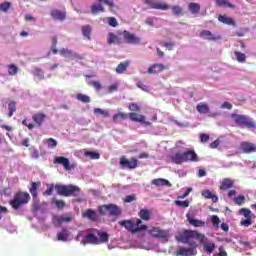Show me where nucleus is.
I'll return each mask as SVG.
<instances>
[{
	"instance_id": "f257e3e1",
	"label": "nucleus",
	"mask_w": 256,
	"mask_h": 256,
	"mask_svg": "<svg viewBox=\"0 0 256 256\" xmlns=\"http://www.w3.org/2000/svg\"><path fill=\"white\" fill-rule=\"evenodd\" d=\"M195 240L199 241V243L203 245V251L208 255H211L213 251H215V243L207 242V237L197 231L185 230L178 237V241L185 245H190V247H197Z\"/></svg>"
},
{
	"instance_id": "f03ea898",
	"label": "nucleus",
	"mask_w": 256,
	"mask_h": 256,
	"mask_svg": "<svg viewBox=\"0 0 256 256\" xmlns=\"http://www.w3.org/2000/svg\"><path fill=\"white\" fill-rule=\"evenodd\" d=\"M140 219H129V220H122L118 222V225H120V227H124V229H126V231H129L132 234L135 233H141V231H147L148 227L145 224H142L143 221H149V219H151V212L147 209H141L138 213Z\"/></svg>"
},
{
	"instance_id": "7ed1b4c3",
	"label": "nucleus",
	"mask_w": 256,
	"mask_h": 256,
	"mask_svg": "<svg viewBox=\"0 0 256 256\" xmlns=\"http://www.w3.org/2000/svg\"><path fill=\"white\" fill-rule=\"evenodd\" d=\"M172 163L181 165V163H198L199 156L195 150H187L184 153H176L170 157Z\"/></svg>"
},
{
	"instance_id": "20e7f679",
	"label": "nucleus",
	"mask_w": 256,
	"mask_h": 256,
	"mask_svg": "<svg viewBox=\"0 0 256 256\" xmlns=\"http://www.w3.org/2000/svg\"><path fill=\"white\" fill-rule=\"evenodd\" d=\"M29 201H31L29 192L18 191L14 194L13 199L9 201V205L14 211H19V209L25 207Z\"/></svg>"
},
{
	"instance_id": "39448f33",
	"label": "nucleus",
	"mask_w": 256,
	"mask_h": 256,
	"mask_svg": "<svg viewBox=\"0 0 256 256\" xmlns=\"http://www.w3.org/2000/svg\"><path fill=\"white\" fill-rule=\"evenodd\" d=\"M55 190L57 191L58 195L62 197H79L81 193V188L73 184H69V185L56 184Z\"/></svg>"
},
{
	"instance_id": "423d86ee",
	"label": "nucleus",
	"mask_w": 256,
	"mask_h": 256,
	"mask_svg": "<svg viewBox=\"0 0 256 256\" xmlns=\"http://www.w3.org/2000/svg\"><path fill=\"white\" fill-rule=\"evenodd\" d=\"M99 214L102 216L107 215V213L111 217H119L121 215L122 211L117 204H104L98 207Z\"/></svg>"
},
{
	"instance_id": "0eeeda50",
	"label": "nucleus",
	"mask_w": 256,
	"mask_h": 256,
	"mask_svg": "<svg viewBox=\"0 0 256 256\" xmlns=\"http://www.w3.org/2000/svg\"><path fill=\"white\" fill-rule=\"evenodd\" d=\"M148 234L153 239H164L165 241H169L171 230H163L161 227H151V229L148 230Z\"/></svg>"
},
{
	"instance_id": "6e6552de",
	"label": "nucleus",
	"mask_w": 256,
	"mask_h": 256,
	"mask_svg": "<svg viewBox=\"0 0 256 256\" xmlns=\"http://www.w3.org/2000/svg\"><path fill=\"white\" fill-rule=\"evenodd\" d=\"M232 119H234L236 125L240 127H248V129H255V124L247 116L232 114Z\"/></svg>"
},
{
	"instance_id": "1a4fd4ad",
	"label": "nucleus",
	"mask_w": 256,
	"mask_h": 256,
	"mask_svg": "<svg viewBox=\"0 0 256 256\" xmlns=\"http://www.w3.org/2000/svg\"><path fill=\"white\" fill-rule=\"evenodd\" d=\"M118 35H122L125 43L128 45H139L141 43V38L127 30L118 32Z\"/></svg>"
},
{
	"instance_id": "9d476101",
	"label": "nucleus",
	"mask_w": 256,
	"mask_h": 256,
	"mask_svg": "<svg viewBox=\"0 0 256 256\" xmlns=\"http://www.w3.org/2000/svg\"><path fill=\"white\" fill-rule=\"evenodd\" d=\"M120 166L122 169H137L139 167V160H137L135 157L127 159L125 156H123L120 158Z\"/></svg>"
},
{
	"instance_id": "9b49d317",
	"label": "nucleus",
	"mask_w": 256,
	"mask_h": 256,
	"mask_svg": "<svg viewBox=\"0 0 256 256\" xmlns=\"http://www.w3.org/2000/svg\"><path fill=\"white\" fill-rule=\"evenodd\" d=\"M239 215H243L241 221H240V225L242 227H251V225H253V217H251V210H249L248 208H241L239 210Z\"/></svg>"
},
{
	"instance_id": "f8f14e48",
	"label": "nucleus",
	"mask_w": 256,
	"mask_h": 256,
	"mask_svg": "<svg viewBox=\"0 0 256 256\" xmlns=\"http://www.w3.org/2000/svg\"><path fill=\"white\" fill-rule=\"evenodd\" d=\"M167 69H169V67L161 63H155L148 67L147 73L148 75H158V73H161L162 71H165Z\"/></svg>"
},
{
	"instance_id": "ddd939ff",
	"label": "nucleus",
	"mask_w": 256,
	"mask_h": 256,
	"mask_svg": "<svg viewBox=\"0 0 256 256\" xmlns=\"http://www.w3.org/2000/svg\"><path fill=\"white\" fill-rule=\"evenodd\" d=\"M128 117L130 121H133L134 123H143V125H147V126L151 125V122L145 120L146 118L143 114L130 112L128 113Z\"/></svg>"
},
{
	"instance_id": "4468645a",
	"label": "nucleus",
	"mask_w": 256,
	"mask_h": 256,
	"mask_svg": "<svg viewBox=\"0 0 256 256\" xmlns=\"http://www.w3.org/2000/svg\"><path fill=\"white\" fill-rule=\"evenodd\" d=\"M145 5H149L150 9H160L161 11H167L169 5L163 2H153V0H144Z\"/></svg>"
},
{
	"instance_id": "2eb2a0df",
	"label": "nucleus",
	"mask_w": 256,
	"mask_h": 256,
	"mask_svg": "<svg viewBox=\"0 0 256 256\" xmlns=\"http://www.w3.org/2000/svg\"><path fill=\"white\" fill-rule=\"evenodd\" d=\"M175 256H196L197 250L195 248L180 247L174 252Z\"/></svg>"
},
{
	"instance_id": "dca6fc26",
	"label": "nucleus",
	"mask_w": 256,
	"mask_h": 256,
	"mask_svg": "<svg viewBox=\"0 0 256 256\" xmlns=\"http://www.w3.org/2000/svg\"><path fill=\"white\" fill-rule=\"evenodd\" d=\"M240 149L242 153H256V144L243 141L240 143Z\"/></svg>"
},
{
	"instance_id": "f3484780",
	"label": "nucleus",
	"mask_w": 256,
	"mask_h": 256,
	"mask_svg": "<svg viewBox=\"0 0 256 256\" xmlns=\"http://www.w3.org/2000/svg\"><path fill=\"white\" fill-rule=\"evenodd\" d=\"M108 45H121L123 43V39H121V35H116L113 32L108 33L107 37Z\"/></svg>"
},
{
	"instance_id": "a211bd4d",
	"label": "nucleus",
	"mask_w": 256,
	"mask_h": 256,
	"mask_svg": "<svg viewBox=\"0 0 256 256\" xmlns=\"http://www.w3.org/2000/svg\"><path fill=\"white\" fill-rule=\"evenodd\" d=\"M235 187V181L231 178H224L219 186L220 191H229Z\"/></svg>"
},
{
	"instance_id": "6ab92c4d",
	"label": "nucleus",
	"mask_w": 256,
	"mask_h": 256,
	"mask_svg": "<svg viewBox=\"0 0 256 256\" xmlns=\"http://www.w3.org/2000/svg\"><path fill=\"white\" fill-rule=\"evenodd\" d=\"M54 163L56 165H63L66 171H71V162L69 161L68 158H65L63 156H58L55 158Z\"/></svg>"
},
{
	"instance_id": "aec40b11",
	"label": "nucleus",
	"mask_w": 256,
	"mask_h": 256,
	"mask_svg": "<svg viewBox=\"0 0 256 256\" xmlns=\"http://www.w3.org/2000/svg\"><path fill=\"white\" fill-rule=\"evenodd\" d=\"M32 119L35 123V125H38V127H41L43 123H45V119H47V115L43 112H38L32 116Z\"/></svg>"
},
{
	"instance_id": "412c9836",
	"label": "nucleus",
	"mask_w": 256,
	"mask_h": 256,
	"mask_svg": "<svg viewBox=\"0 0 256 256\" xmlns=\"http://www.w3.org/2000/svg\"><path fill=\"white\" fill-rule=\"evenodd\" d=\"M186 218L188 223L192 225V227H205V221L194 219L191 214H186Z\"/></svg>"
},
{
	"instance_id": "4be33fe9",
	"label": "nucleus",
	"mask_w": 256,
	"mask_h": 256,
	"mask_svg": "<svg viewBox=\"0 0 256 256\" xmlns=\"http://www.w3.org/2000/svg\"><path fill=\"white\" fill-rule=\"evenodd\" d=\"M152 185H155L156 187H171L172 184L169 182V180L165 178H156L152 180Z\"/></svg>"
},
{
	"instance_id": "5701e85b",
	"label": "nucleus",
	"mask_w": 256,
	"mask_h": 256,
	"mask_svg": "<svg viewBox=\"0 0 256 256\" xmlns=\"http://www.w3.org/2000/svg\"><path fill=\"white\" fill-rule=\"evenodd\" d=\"M196 111H198V113H200L201 115H207L208 113H210L211 109L209 108V104L205 102H200L196 106Z\"/></svg>"
},
{
	"instance_id": "b1692460",
	"label": "nucleus",
	"mask_w": 256,
	"mask_h": 256,
	"mask_svg": "<svg viewBox=\"0 0 256 256\" xmlns=\"http://www.w3.org/2000/svg\"><path fill=\"white\" fill-rule=\"evenodd\" d=\"M50 15L56 21H65L66 12L61 10H52Z\"/></svg>"
},
{
	"instance_id": "393cba45",
	"label": "nucleus",
	"mask_w": 256,
	"mask_h": 256,
	"mask_svg": "<svg viewBox=\"0 0 256 256\" xmlns=\"http://www.w3.org/2000/svg\"><path fill=\"white\" fill-rule=\"evenodd\" d=\"M218 21H220V23H223L224 25H231L232 27H235V25H237L235 20H233V18L231 17H228L227 15H219Z\"/></svg>"
},
{
	"instance_id": "a878e982",
	"label": "nucleus",
	"mask_w": 256,
	"mask_h": 256,
	"mask_svg": "<svg viewBox=\"0 0 256 256\" xmlns=\"http://www.w3.org/2000/svg\"><path fill=\"white\" fill-rule=\"evenodd\" d=\"M202 197H204V199H211L212 203H218L219 201V197L213 194L211 190H203Z\"/></svg>"
},
{
	"instance_id": "bb28decb",
	"label": "nucleus",
	"mask_w": 256,
	"mask_h": 256,
	"mask_svg": "<svg viewBox=\"0 0 256 256\" xmlns=\"http://www.w3.org/2000/svg\"><path fill=\"white\" fill-rule=\"evenodd\" d=\"M82 217L89 219V221H97L98 216L97 212L93 209H87L83 214Z\"/></svg>"
},
{
	"instance_id": "cd10ccee",
	"label": "nucleus",
	"mask_w": 256,
	"mask_h": 256,
	"mask_svg": "<svg viewBox=\"0 0 256 256\" xmlns=\"http://www.w3.org/2000/svg\"><path fill=\"white\" fill-rule=\"evenodd\" d=\"M200 36L201 37H208V39L210 41H219V39H221V36H215L209 30H202L201 33H200Z\"/></svg>"
},
{
	"instance_id": "c85d7f7f",
	"label": "nucleus",
	"mask_w": 256,
	"mask_h": 256,
	"mask_svg": "<svg viewBox=\"0 0 256 256\" xmlns=\"http://www.w3.org/2000/svg\"><path fill=\"white\" fill-rule=\"evenodd\" d=\"M188 10L192 15H197L201 11V5L199 3L191 2L188 4Z\"/></svg>"
},
{
	"instance_id": "c756f323",
	"label": "nucleus",
	"mask_w": 256,
	"mask_h": 256,
	"mask_svg": "<svg viewBox=\"0 0 256 256\" xmlns=\"http://www.w3.org/2000/svg\"><path fill=\"white\" fill-rule=\"evenodd\" d=\"M91 13L92 15H97L98 13H105V7H103V4H93L91 6Z\"/></svg>"
},
{
	"instance_id": "7c9ffc66",
	"label": "nucleus",
	"mask_w": 256,
	"mask_h": 256,
	"mask_svg": "<svg viewBox=\"0 0 256 256\" xmlns=\"http://www.w3.org/2000/svg\"><path fill=\"white\" fill-rule=\"evenodd\" d=\"M54 221H56V223H59V225H61V223H71L73 221V217H71V215L55 216Z\"/></svg>"
},
{
	"instance_id": "2f4dec72",
	"label": "nucleus",
	"mask_w": 256,
	"mask_h": 256,
	"mask_svg": "<svg viewBox=\"0 0 256 256\" xmlns=\"http://www.w3.org/2000/svg\"><path fill=\"white\" fill-rule=\"evenodd\" d=\"M130 63L131 62H129V61H124V62H121L120 64H118V66L116 67V73H118V75L123 74L124 71H127Z\"/></svg>"
},
{
	"instance_id": "473e14b6",
	"label": "nucleus",
	"mask_w": 256,
	"mask_h": 256,
	"mask_svg": "<svg viewBox=\"0 0 256 256\" xmlns=\"http://www.w3.org/2000/svg\"><path fill=\"white\" fill-rule=\"evenodd\" d=\"M217 7H228L229 9H235L237 6L235 4H231L229 0H216Z\"/></svg>"
},
{
	"instance_id": "72a5a7b5",
	"label": "nucleus",
	"mask_w": 256,
	"mask_h": 256,
	"mask_svg": "<svg viewBox=\"0 0 256 256\" xmlns=\"http://www.w3.org/2000/svg\"><path fill=\"white\" fill-rule=\"evenodd\" d=\"M86 240H87V243H90L91 245H99V243H101V241L98 239V237L95 236V234H93V233L87 234Z\"/></svg>"
},
{
	"instance_id": "f704fd0d",
	"label": "nucleus",
	"mask_w": 256,
	"mask_h": 256,
	"mask_svg": "<svg viewBox=\"0 0 256 256\" xmlns=\"http://www.w3.org/2000/svg\"><path fill=\"white\" fill-rule=\"evenodd\" d=\"M41 182H32L29 192L31 193L33 199H37V189L40 187Z\"/></svg>"
},
{
	"instance_id": "c9c22d12",
	"label": "nucleus",
	"mask_w": 256,
	"mask_h": 256,
	"mask_svg": "<svg viewBox=\"0 0 256 256\" xmlns=\"http://www.w3.org/2000/svg\"><path fill=\"white\" fill-rule=\"evenodd\" d=\"M91 31H93V28H91V25H85L82 26V35L83 37H86V39H91Z\"/></svg>"
},
{
	"instance_id": "e433bc0d",
	"label": "nucleus",
	"mask_w": 256,
	"mask_h": 256,
	"mask_svg": "<svg viewBox=\"0 0 256 256\" xmlns=\"http://www.w3.org/2000/svg\"><path fill=\"white\" fill-rule=\"evenodd\" d=\"M112 119L114 123H117L119 119H122V120L129 119V114L120 112V113L114 114L112 116Z\"/></svg>"
},
{
	"instance_id": "4c0bfd02",
	"label": "nucleus",
	"mask_w": 256,
	"mask_h": 256,
	"mask_svg": "<svg viewBox=\"0 0 256 256\" xmlns=\"http://www.w3.org/2000/svg\"><path fill=\"white\" fill-rule=\"evenodd\" d=\"M234 55H235L236 61H238V63H245V61H247V55H245V53L235 51Z\"/></svg>"
},
{
	"instance_id": "58836bf2",
	"label": "nucleus",
	"mask_w": 256,
	"mask_h": 256,
	"mask_svg": "<svg viewBox=\"0 0 256 256\" xmlns=\"http://www.w3.org/2000/svg\"><path fill=\"white\" fill-rule=\"evenodd\" d=\"M100 243H107L109 241V234L107 232L97 231Z\"/></svg>"
},
{
	"instance_id": "ea45409f",
	"label": "nucleus",
	"mask_w": 256,
	"mask_h": 256,
	"mask_svg": "<svg viewBox=\"0 0 256 256\" xmlns=\"http://www.w3.org/2000/svg\"><path fill=\"white\" fill-rule=\"evenodd\" d=\"M8 74L11 75L12 77L17 75V73H19V67H17V65L15 64H10L8 65Z\"/></svg>"
},
{
	"instance_id": "a19ab883",
	"label": "nucleus",
	"mask_w": 256,
	"mask_h": 256,
	"mask_svg": "<svg viewBox=\"0 0 256 256\" xmlns=\"http://www.w3.org/2000/svg\"><path fill=\"white\" fill-rule=\"evenodd\" d=\"M94 114L95 115H101L102 117H110V114H109V110H104V109H101V108H95L94 109Z\"/></svg>"
},
{
	"instance_id": "79ce46f5",
	"label": "nucleus",
	"mask_w": 256,
	"mask_h": 256,
	"mask_svg": "<svg viewBox=\"0 0 256 256\" xmlns=\"http://www.w3.org/2000/svg\"><path fill=\"white\" fill-rule=\"evenodd\" d=\"M76 99L77 101H81L82 103H91V98L82 93L77 94Z\"/></svg>"
},
{
	"instance_id": "37998d69",
	"label": "nucleus",
	"mask_w": 256,
	"mask_h": 256,
	"mask_svg": "<svg viewBox=\"0 0 256 256\" xmlns=\"http://www.w3.org/2000/svg\"><path fill=\"white\" fill-rule=\"evenodd\" d=\"M84 155H85V157H89L90 159H100L101 158V154H99L98 152H94V151H85Z\"/></svg>"
},
{
	"instance_id": "c03bdc74",
	"label": "nucleus",
	"mask_w": 256,
	"mask_h": 256,
	"mask_svg": "<svg viewBox=\"0 0 256 256\" xmlns=\"http://www.w3.org/2000/svg\"><path fill=\"white\" fill-rule=\"evenodd\" d=\"M8 109H9L8 116L13 117V113H15V111H17V104L14 101H11L8 104Z\"/></svg>"
},
{
	"instance_id": "a18cd8bd",
	"label": "nucleus",
	"mask_w": 256,
	"mask_h": 256,
	"mask_svg": "<svg viewBox=\"0 0 256 256\" xmlns=\"http://www.w3.org/2000/svg\"><path fill=\"white\" fill-rule=\"evenodd\" d=\"M33 75L35 77H38L41 80L45 79V73L43 72V69H41V68H35Z\"/></svg>"
},
{
	"instance_id": "49530a36",
	"label": "nucleus",
	"mask_w": 256,
	"mask_h": 256,
	"mask_svg": "<svg viewBox=\"0 0 256 256\" xmlns=\"http://www.w3.org/2000/svg\"><path fill=\"white\" fill-rule=\"evenodd\" d=\"M211 221H212L213 227H216L217 229H219V225H221V219H219V216L212 215Z\"/></svg>"
},
{
	"instance_id": "de8ad7c7",
	"label": "nucleus",
	"mask_w": 256,
	"mask_h": 256,
	"mask_svg": "<svg viewBox=\"0 0 256 256\" xmlns=\"http://www.w3.org/2000/svg\"><path fill=\"white\" fill-rule=\"evenodd\" d=\"M174 203L175 205H177V207H183V209H187V207H189L188 200H185V201L175 200Z\"/></svg>"
},
{
	"instance_id": "09e8293b",
	"label": "nucleus",
	"mask_w": 256,
	"mask_h": 256,
	"mask_svg": "<svg viewBox=\"0 0 256 256\" xmlns=\"http://www.w3.org/2000/svg\"><path fill=\"white\" fill-rule=\"evenodd\" d=\"M59 54L62 56L69 55L70 57H77V54H73V51L65 48L61 49Z\"/></svg>"
},
{
	"instance_id": "8fccbe9b",
	"label": "nucleus",
	"mask_w": 256,
	"mask_h": 256,
	"mask_svg": "<svg viewBox=\"0 0 256 256\" xmlns=\"http://www.w3.org/2000/svg\"><path fill=\"white\" fill-rule=\"evenodd\" d=\"M89 85L91 87H93L95 89V91H101L102 89V85H101V82L99 81H92V82H89Z\"/></svg>"
},
{
	"instance_id": "3c124183",
	"label": "nucleus",
	"mask_w": 256,
	"mask_h": 256,
	"mask_svg": "<svg viewBox=\"0 0 256 256\" xmlns=\"http://www.w3.org/2000/svg\"><path fill=\"white\" fill-rule=\"evenodd\" d=\"M9 9H11V2H4L0 4V11L5 13L9 11Z\"/></svg>"
},
{
	"instance_id": "603ef678",
	"label": "nucleus",
	"mask_w": 256,
	"mask_h": 256,
	"mask_svg": "<svg viewBox=\"0 0 256 256\" xmlns=\"http://www.w3.org/2000/svg\"><path fill=\"white\" fill-rule=\"evenodd\" d=\"M128 109L129 111H135L136 113H139V111H141V107L133 102L128 105Z\"/></svg>"
},
{
	"instance_id": "864d4df0",
	"label": "nucleus",
	"mask_w": 256,
	"mask_h": 256,
	"mask_svg": "<svg viewBox=\"0 0 256 256\" xmlns=\"http://www.w3.org/2000/svg\"><path fill=\"white\" fill-rule=\"evenodd\" d=\"M99 3H103L104 5L109 6L110 11H113V7H115V3L112 0H98Z\"/></svg>"
},
{
	"instance_id": "5fc2aeb1",
	"label": "nucleus",
	"mask_w": 256,
	"mask_h": 256,
	"mask_svg": "<svg viewBox=\"0 0 256 256\" xmlns=\"http://www.w3.org/2000/svg\"><path fill=\"white\" fill-rule=\"evenodd\" d=\"M46 143H47L48 147H50L51 149H55V147H57V140H55L53 138H48L46 140Z\"/></svg>"
},
{
	"instance_id": "6e6d98bb",
	"label": "nucleus",
	"mask_w": 256,
	"mask_h": 256,
	"mask_svg": "<svg viewBox=\"0 0 256 256\" xmlns=\"http://www.w3.org/2000/svg\"><path fill=\"white\" fill-rule=\"evenodd\" d=\"M171 10L173 11L174 15H183V8H181V6H172Z\"/></svg>"
},
{
	"instance_id": "4d7b16f0",
	"label": "nucleus",
	"mask_w": 256,
	"mask_h": 256,
	"mask_svg": "<svg viewBox=\"0 0 256 256\" xmlns=\"http://www.w3.org/2000/svg\"><path fill=\"white\" fill-rule=\"evenodd\" d=\"M234 201H235L236 205H239V206L244 205V203H245V196L239 195L238 197H236L234 199Z\"/></svg>"
},
{
	"instance_id": "13d9d810",
	"label": "nucleus",
	"mask_w": 256,
	"mask_h": 256,
	"mask_svg": "<svg viewBox=\"0 0 256 256\" xmlns=\"http://www.w3.org/2000/svg\"><path fill=\"white\" fill-rule=\"evenodd\" d=\"M119 89V83H114L108 87V93H115V91H118Z\"/></svg>"
},
{
	"instance_id": "bf43d9fd",
	"label": "nucleus",
	"mask_w": 256,
	"mask_h": 256,
	"mask_svg": "<svg viewBox=\"0 0 256 256\" xmlns=\"http://www.w3.org/2000/svg\"><path fill=\"white\" fill-rule=\"evenodd\" d=\"M136 200H137V196H135V194H132L125 197L124 203H133V201H136Z\"/></svg>"
},
{
	"instance_id": "052dcab7",
	"label": "nucleus",
	"mask_w": 256,
	"mask_h": 256,
	"mask_svg": "<svg viewBox=\"0 0 256 256\" xmlns=\"http://www.w3.org/2000/svg\"><path fill=\"white\" fill-rule=\"evenodd\" d=\"M162 47H166V49H168V51H173V48L175 47V43L164 42V43H162Z\"/></svg>"
},
{
	"instance_id": "680f3d73",
	"label": "nucleus",
	"mask_w": 256,
	"mask_h": 256,
	"mask_svg": "<svg viewBox=\"0 0 256 256\" xmlns=\"http://www.w3.org/2000/svg\"><path fill=\"white\" fill-rule=\"evenodd\" d=\"M136 87L141 89L142 91H149V86L145 85L143 82L139 81L136 83Z\"/></svg>"
},
{
	"instance_id": "e2e57ef3",
	"label": "nucleus",
	"mask_w": 256,
	"mask_h": 256,
	"mask_svg": "<svg viewBox=\"0 0 256 256\" xmlns=\"http://www.w3.org/2000/svg\"><path fill=\"white\" fill-rule=\"evenodd\" d=\"M219 253L213 254V256H227V251H225V248L223 246H220L218 248Z\"/></svg>"
},
{
	"instance_id": "0e129e2a",
	"label": "nucleus",
	"mask_w": 256,
	"mask_h": 256,
	"mask_svg": "<svg viewBox=\"0 0 256 256\" xmlns=\"http://www.w3.org/2000/svg\"><path fill=\"white\" fill-rule=\"evenodd\" d=\"M54 203H55L57 209L65 208V201H63V200H54Z\"/></svg>"
},
{
	"instance_id": "69168bd1",
	"label": "nucleus",
	"mask_w": 256,
	"mask_h": 256,
	"mask_svg": "<svg viewBox=\"0 0 256 256\" xmlns=\"http://www.w3.org/2000/svg\"><path fill=\"white\" fill-rule=\"evenodd\" d=\"M108 24L110 25V27H117V19L115 17H109Z\"/></svg>"
},
{
	"instance_id": "338daca9",
	"label": "nucleus",
	"mask_w": 256,
	"mask_h": 256,
	"mask_svg": "<svg viewBox=\"0 0 256 256\" xmlns=\"http://www.w3.org/2000/svg\"><path fill=\"white\" fill-rule=\"evenodd\" d=\"M55 189V185L51 184L44 192V195L51 196L53 195V190Z\"/></svg>"
},
{
	"instance_id": "774afa93",
	"label": "nucleus",
	"mask_w": 256,
	"mask_h": 256,
	"mask_svg": "<svg viewBox=\"0 0 256 256\" xmlns=\"http://www.w3.org/2000/svg\"><path fill=\"white\" fill-rule=\"evenodd\" d=\"M58 241H67V234L59 232L57 234Z\"/></svg>"
}]
</instances>
